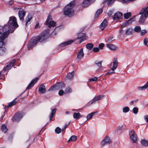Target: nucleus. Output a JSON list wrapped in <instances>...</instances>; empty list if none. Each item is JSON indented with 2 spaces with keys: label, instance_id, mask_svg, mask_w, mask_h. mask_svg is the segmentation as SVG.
<instances>
[{
  "label": "nucleus",
  "instance_id": "obj_1",
  "mask_svg": "<svg viewBox=\"0 0 148 148\" xmlns=\"http://www.w3.org/2000/svg\"><path fill=\"white\" fill-rule=\"evenodd\" d=\"M18 25L16 22V18L14 16H11L7 24L4 26L3 28V32H0V34H2V36L7 38L10 33L14 32L13 29L15 27H17Z\"/></svg>",
  "mask_w": 148,
  "mask_h": 148
},
{
  "label": "nucleus",
  "instance_id": "obj_2",
  "mask_svg": "<svg viewBox=\"0 0 148 148\" xmlns=\"http://www.w3.org/2000/svg\"><path fill=\"white\" fill-rule=\"evenodd\" d=\"M48 32L45 31L42 32L40 34L34 38L31 39L29 42L28 44L31 47L36 45L38 42H42L46 40L48 37Z\"/></svg>",
  "mask_w": 148,
  "mask_h": 148
},
{
  "label": "nucleus",
  "instance_id": "obj_3",
  "mask_svg": "<svg viewBox=\"0 0 148 148\" xmlns=\"http://www.w3.org/2000/svg\"><path fill=\"white\" fill-rule=\"evenodd\" d=\"M75 5V1L71 2L65 7L64 10V13L65 15L69 17L71 16L74 14V12L73 8Z\"/></svg>",
  "mask_w": 148,
  "mask_h": 148
},
{
  "label": "nucleus",
  "instance_id": "obj_4",
  "mask_svg": "<svg viewBox=\"0 0 148 148\" xmlns=\"http://www.w3.org/2000/svg\"><path fill=\"white\" fill-rule=\"evenodd\" d=\"M118 62L116 58H114L113 62H111L110 64V68L111 70L110 71L106 73V75H110L114 73V70L116 69L118 66Z\"/></svg>",
  "mask_w": 148,
  "mask_h": 148
},
{
  "label": "nucleus",
  "instance_id": "obj_5",
  "mask_svg": "<svg viewBox=\"0 0 148 148\" xmlns=\"http://www.w3.org/2000/svg\"><path fill=\"white\" fill-rule=\"evenodd\" d=\"M129 134L130 139L132 141V143H136L137 139V137L134 131L133 130L130 131Z\"/></svg>",
  "mask_w": 148,
  "mask_h": 148
},
{
  "label": "nucleus",
  "instance_id": "obj_6",
  "mask_svg": "<svg viewBox=\"0 0 148 148\" xmlns=\"http://www.w3.org/2000/svg\"><path fill=\"white\" fill-rule=\"evenodd\" d=\"M23 114L21 112H18L12 118V120L14 122H17L22 118Z\"/></svg>",
  "mask_w": 148,
  "mask_h": 148
},
{
  "label": "nucleus",
  "instance_id": "obj_7",
  "mask_svg": "<svg viewBox=\"0 0 148 148\" xmlns=\"http://www.w3.org/2000/svg\"><path fill=\"white\" fill-rule=\"evenodd\" d=\"M104 97L103 95H97L94 97L92 100L89 102V104L90 105L91 104L95 103L97 101L103 99Z\"/></svg>",
  "mask_w": 148,
  "mask_h": 148
},
{
  "label": "nucleus",
  "instance_id": "obj_8",
  "mask_svg": "<svg viewBox=\"0 0 148 148\" xmlns=\"http://www.w3.org/2000/svg\"><path fill=\"white\" fill-rule=\"evenodd\" d=\"M111 143V141L109 137L106 136L104 138L103 140L101 142V145L103 146L105 145L109 144Z\"/></svg>",
  "mask_w": 148,
  "mask_h": 148
},
{
  "label": "nucleus",
  "instance_id": "obj_9",
  "mask_svg": "<svg viewBox=\"0 0 148 148\" xmlns=\"http://www.w3.org/2000/svg\"><path fill=\"white\" fill-rule=\"evenodd\" d=\"M26 14L25 11L23 9H20L18 12V15L20 20H23L24 19V17Z\"/></svg>",
  "mask_w": 148,
  "mask_h": 148
},
{
  "label": "nucleus",
  "instance_id": "obj_10",
  "mask_svg": "<svg viewBox=\"0 0 148 148\" xmlns=\"http://www.w3.org/2000/svg\"><path fill=\"white\" fill-rule=\"evenodd\" d=\"M38 79V77L33 79L27 87L26 89H29L32 87Z\"/></svg>",
  "mask_w": 148,
  "mask_h": 148
},
{
  "label": "nucleus",
  "instance_id": "obj_11",
  "mask_svg": "<svg viewBox=\"0 0 148 148\" xmlns=\"http://www.w3.org/2000/svg\"><path fill=\"white\" fill-rule=\"evenodd\" d=\"M148 6L146 8H143L140 11L139 13V14H143L144 12H145L144 16L146 18L148 16V10L146 11L147 9Z\"/></svg>",
  "mask_w": 148,
  "mask_h": 148
},
{
  "label": "nucleus",
  "instance_id": "obj_12",
  "mask_svg": "<svg viewBox=\"0 0 148 148\" xmlns=\"http://www.w3.org/2000/svg\"><path fill=\"white\" fill-rule=\"evenodd\" d=\"M15 62V60H13L12 62H10L9 64L6 65L3 69V71H6L10 69L13 66L14 63Z\"/></svg>",
  "mask_w": 148,
  "mask_h": 148
},
{
  "label": "nucleus",
  "instance_id": "obj_13",
  "mask_svg": "<svg viewBox=\"0 0 148 148\" xmlns=\"http://www.w3.org/2000/svg\"><path fill=\"white\" fill-rule=\"evenodd\" d=\"M74 42V40H71L63 42L59 45L60 47H62L66 45L71 44Z\"/></svg>",
  "mask_w": 148,
  "mask_h": 148
},
{
  "label": "nucleus",
  "instance_id": "obj_14",
  "mask_svg": "<svg viewBox=\"0 0 148 148\" xmlns=\"http://www.w3.org/2000/svg\"><path fill=\"white\" fill-rule=\"evenodd\" d=\"M122 13L120 12H117L115 13L113 17L114 20H119L122 18Z\"/></svg>",
  "mask_w": 148,
  "mask_h": 148
},
{
  "label": "nucleus",
  "instance_id": "obj_15",
  "mask_svg": "<svg viewBox=\"0 0 148 148\" xmlns=\"http://www.w3.org/2000/svg\"><path fill=\"white\" fill-rule=\"evenodd\" d=\"M46 91L45 86L43 84H41L39 87L38 92L41 94L45 93Z\"/></svg>",
  "mask_w": 148,
  "mask_h": 148
},
{
  "label": "nucleus",
  "instance_id": "obj_16",
  "mask_svg": "<svg viewBox=\"0 0 148 148\" xmlns=\"http://www.w3.org/2000/svg\"><path fill=\"white\" fill-rule=\"evenodd\" d=\"M107 47L111 50H115L118 49V48L112 44H106Z\"/></svg>",
  "mask_w": 148,
  "mask_h": 148
},
{
  "label": "nucleus",
  "instance_id": "obj_17",
  "mask_svg": "<svg viewBox=\"0 0 148 148\" xmlns=\"http://www.w3.org/2000/svg\"><path fill=\"white\" fill-rule=\"evenodd\" d=\"M107 25L108 22L106 20V19H104L100 25V28L102 30H103L107 26Z\"/></svg>",
  "mask_w": 148,
  "mask_h": 148
},
{
  "label": "nucleus",
  "instance_id": "obj_18",
  "mask_svg": "<svg viewBox=\"0 0 148 148\" xmlns=\"http://www.w3.org/2000/svg\"><path fill=\"white\" fill-rule=\"evenodd\" d=\"M84 56L83 49V48H82L79 51L77 56V57L79 59H81L83 58Z\"/></svg>",
  "mask_w": 148,
  "mask_h": 148
},
{
  "label": "nucleus",
  "instance_id": "obj_19",
  "mask_svg": "<svg viewBox=\"0 0 148 148\" xmlns=\"http://www.w3.org/2000/svg\"><path fill=\"white\" fill-rule=\"evenodd\" d=\"M56 89L58 90L60 88H64L65 87V84L62 82L58 83L56 84Z\"/></svg>",
  "mask_w": 148,
  "mask_h": 148
},
{
  "label": "nucleus",
  "instance_id": "obj_20",
  "mask_svg": "<svg viewBox=\"0 0 148 148\" xmlns=\"http://www.w3.org/2000/svg\"><path fill=\"white\" fill-rule=\"evenodd\" d=\"M6 38L2 36V34H0V47H2L4 45V42L3 40H4Z\"/></svg>",
  "mask_w": 148,
  "mask_h": 148
},
{
  "label": "nucleus",
  "instance_id": "obj_21",
  "mask_svg": "<svg viewBox=\"0 0 148 148\" xmlns=\"http://www.w3.org/2000/svg\"><path fill=\"white\" fill-rule=\"evenodd\" d=\"M136 17L135 16H133L131 18L128 20L127 21H126L125 24L127 25L131 24L134 21H136Z\"/></svg>",
  "mask_w": 148,
  "mask_h": 148
},
{
  "label": "nucleus",
  "instance_id": "obj_22",
  "mask_svg": "<svg viewBox=\"0 0 148 148\" xmlns=\"http://www.w3.org/2000/svg\"><path fill=\"white\" fill-rule=\"evenodd\" d=\"M73 92L72 88L70 86L67 87L64 91V94H67L71 93Z\"/></svg>",
  "mask_w": 148,
  "mask_h": 148
},
{
  "label": "nucleus",
  "instance_id": "obj_23",
  "mask_svg": "<svg viewBox=\"0 0 148 148\" xmlns=\"http://www.w3.org/2000/svg\"><path fill=\"white\" fill-rule=\"evenodd\" d=\"M92 2L87 0H84V1L82 4V6L84 7H87L89 6Z\"/></svg>",
  "mask_w": 148,
  "mask_h": 148
},
{
  "label": "nucleus",
  "instance_id": "obj_24",
  "mask_svg": "<svg viewBox=\"0 0 148 148\" xmlns=\"http://www.w3.org/2000/svg\"><path fill=\"white\" fill-rule=\"evenodd\" d=\"M148 87V81L145 84L142 86L138 87V89L140 90H143L146 89Z\"/></svg>",
  "mask_w": 148,
  "mask_h": 148
},
{
  "label": "nucleus",
  "instance_id": "obj_25",
  "mask_svg": "<svg viewBox=\"0 0 148 148\" xmlns=\"http://www.w3.org/2000/svg\"><path fill=\"white\" fill-rule=\"evenodd\" d=\"M32 18V17L31 14H29L28 15L25 19V21L26 22V25L27 24L28 22L30 21L31 20Z\"/></svg>",
  "mask_w": 148,
  "mask_h": 148
},
{
  "label": "nucleus",
  "instance_id": "obj_26",
  "mask_svg": "<svg viewBox=\"0 0 148 148\" xmlns=\"http://www.w3.org/2000/svg\"><path fill=\"white\" fill-rule=\"evenodd\" d=\"M48 27H54L56 25V23L53 21H51L48 23Z\"/></svg>",
  "mask_w": 148,
  "mask_h": 148
},
{
  "label": "nucleus",
  "instance_id": "obj_27",
  "mask_svg": "<svg viewBox=\"0 0 148 148\" xmlns=\"http://www.w3.org/2000/svg\"><path fill=\"white\" fill-rule=\"evenodd\" d=\"M80 114L79 112L76 113L74 112L73 114V117L74 118L76 119H77L80 118V116H82Z\"/></svg>",
  "mask_w": 148,
  "mask_h": 148
},
{
  "label": "nucleus",
  "instance_id": "obj_28",
  "mask_svg": "<svg viewBox=\"0 0 148 148\" xmlns=\"http://www.w3.org/2000/svg\"><path fill=\"white\" fill-rule=\"evenodd\" d=\"M1 130L4 133H5L8 130L6 126L4 124L1 125Z\"/></svg>",
  "mask_w": 148,
  "mask_h": 148
},
{
  "label": "nucleus",
  "instance_id": "obj_29",
  "mask_svg": "<svg viewBox=\"0 0 148 148\" xmlns=\"http://www.w3.org/2000/svg\"><path fill=\"white\" fill-rule=\"evenodd\" d=\"M74 75V73L72 72L69 73L66 76L67 79L69 80H71L72 79Z\"/></svg>",
  "mask_w": 148,
  "mask_h": 148
},
{
  "label": "nucleus",
  "instance_id": "obj_30",
  "mask_svg": "<svg viewBox=\"0 0 148 148\" xmlns=\"http://www.w3.org/2000/svg\"><path fill=\"white\" fill-rule=\"evenodd\" d=\"M102 12V10L100 8L98 9L96 13H95V18H97L98 16Z\"/></svg>",
  "mask_w": 148,
  "mask_h": 148
},
{
  "label": "nucleus",
  "instance_id": "obj_31",
  "mask_svg": "<svg viewBox=\"0 0 148 148\" xmlns=\"http://www.w3.org/2000/svg\"><path fill=\"white\" fill-rule=\"evenodd\" d=\"M52 18L51 15H49L47 17V19L45 23V24L46 25H47L49 22L52 21Z\"/></svg>",
  "mask_w": 148,
  "mask_h": 148
},
{
  "label": "nucleus",
  "instance_id": "obj_32",
  "mask_svg": "<svg viewBox=\"0 0 148 148\" xmlns=\"http://www.w3.org/2000/svg\"><path fill=\"white\" fill-rule=\"evenodd\" d=\"M146 19V18L144 16L141 15L140 18L139 22L140 23H142L144 22Z\"/></svg>",
  "mask_w": 148,
  "mask_h": 148
},
{
  "label": "nucleus",
  "instance_id": "obj_33",
  "mask_svg": "<svg viewBox=\"0 0 148 148\" xmlns=\"http://www.w3.org/2000/svg\"><path fill=\"white\" fill-rule=\"evenodd\" d=\"M94 46L91 43L88 44L86 46V48L89 50H91L92 49Z\"/></svg>",
  "mask_w": 148,
  "mask_h": 148
},
{
  "label": "nucleus",
  "instance_id": "obj_34",
  "mask_svg": "<svg viewBox=\"0 0 148 148\" xmlns=\"http://www.w3.org/2000/svg\"><path fill=\"white\" fill-rule=\"evenodd\" d=\"M56 111V109H54L52 110L51 112V113L50 115H49V119L50 120H51L52 118L53 117V115L54 114Z\"/></svg>",
  "mask_w": 148,
  "mask_h": 148
},
{
  "label": "nucleus",
  "instance_id": "obj_35",
  "mask_svg": "<svg viewBox=\"0 0 148 148\" xmlns=\"http://www.w3.org/2000/svg\"><path fill=\"white\" fill-rule=\"evenodd\" d=\"M16 101L13 100L10 102L7 106V108L16 105Z\"/></svg>",
  "mask_w": 148,
  "mask_h": 148
},
{
  "label": "nucleus",
  "instance_id": "obj_36",
  "mask_svg": "<svg viewBox=\"0 0 148 148\" xmlns=\"http://www.w3.org/2000/svg\"><path fill=\"white\" fill-rule=\"evenodd\" d=\"M77 139V137L76 136L73 135L68 140V142H69L71 140L72 141H75Z\"/></svg>",
  "mask_w": 148,
  "mask_h": 148
},
{
  "label": "nucleus",
  "instance_id": "obj_37",
  "mask_svg": "<svg viewBox=\"0 0 148 148\" xmlns=\"http://www.w3.org/2000/svg\"><path fill=\"white\" fill-rule=\"evenodd\" d=\"M133 32V29L132 28L128 29L125 32L126 35H129L132 34Z\"/></svg>",
  "mask_w": 148,
  "mask_h": 148
},
{
  "label": "nucleus",
  "instance_id": "obj_38",
  "mask_svg": "<svg viewBox=\"0 0 148 148\" xmlns=\"http://www.w3.org/2000/svg\"><path fill=\"white\" fill-rule=\"evenodd\" d=\"M134 31L136 32H139L141 31V28L139 26H136L134 28Z\"/></svg>",
  "mask_w": 148,
  "mask_h": 148
},
{
  "label": "nucleus",
  "instance_id": "obj_39",
  "mask_svg": "<svg viewBox=\"0 0 148 148\" xmlns=\"http://www.w3.org/2000/svg\"><path fill=\"white\" fill-rule=\"evenodd\" d=\"M97 112H92L91 113L89 114L87 116V120L90 119L94 114L96 113Z\"/></svg>",
  "mask_w": 148,
  "mask_h": 148
},
{
  "label": "nucleus",
  "instance_id": "obj_40",
  "mask_svg": "<svg viewBox=\"0 0 148 148\" xmlns=\"http://www.w3.org/2000/svg\"><path fill=\"white\" fill-rule=\"evenodd\" d=\"M147 140L145 139L142 140L141 141V144L145 146H146L147 144Z\"/></svg>",
  "mask_w": 148,
  "mask_h": 148
},
{
  "label": "nucleus",
  "instance_id": "obj_41",
  "mask_svg": "<svg viewBox=\"0 0 148 148\" xmlns=\"http://www.w3.org/2000/svg\"><path fill=\"white\" fill-rule=\"evenodd\" d=\"M131 14L130 12H127L124 14V17L126 19H128L129 17L130 16Z\"/></svg>",
  "mask_w": 148,
  "mask_h": 148
},
{
  "label": "nucleus",
  "instance_id": "obj_42",
  "mask_svg": "<svg viewBox=\"0 0 148 148\" xmlns=\"http://www.w3.org/2000/svg\"><path fill=\"white\" fill-rule=\"evenodd\" d=\"M56 84L54 85L53 86H51L50 88L48 90V91H51L53 90H58L56 89Z\"/></svg>",
  "mask_w": 148,
  "mask_h": 148
},
{
  "label": "nucleus",
  "instance_id": "obj_43",
  "mask_svg": "<svg viewBox=\"0 0 148 148\" xmlns=\"http://www.w3.org/2000/svg\"><path fill=\"white\" fill-rule=\"evenodd\" d=\"M85 36V34L82 33H80L78 35L77 39H82L83 37Z\"/></svg>",
  "mask_w": 148,
  "mask_h": 148
},
{
  "label": "nucleus",
  "instance_id": "obj_44",
  "mask_svg": "<svg viewBox=\"0 0 148 148\" xmlns=\"http://www.w3.org/2000/svg\"><path fill=\"white\" fill-rule=\"evenodd\" d=\"M144 44L146 46L148 47V38H146L144 40Z\"/></svg>",
  "mask_w": 148,
  "mask_h": 148
},
{
  "label": "nucleus",
  "instance_id": "obj_45",
  "mask_svg": "<svg viewBox=\"0 0 148 148\" xmlns=\"http://www.w3.org/2000/svg\"><path fill=\"white\" fill-rule=\"evenodd\" d=\"M129 111V108L128 107H124L123 110V112L126 113Z\"/></svg>",
  "mask_w": 148,
  "mask_h": 148
},
{
  "label": "nucleus",
  "instance_id": "obj_46",
  "mask_svg": "<svg viewBox=\"0 0 148 148\" xmlns=\"http://www.w3.org/2000/svg\"><path fill=\"white\" fill-rule=\"evenodd\" d=\"M102 61H99L98 60L95 61V63L98 66L100 67L101 66Z\"/></svg>",
  "mask_w": 148,
  "mask_h": 148
},
{
  "label": "nucleus",
  "instance_id": "obj_47",
  "mask_svg": "<svg viewBox=\"0 0 148 148\" xmlns=\"http://www.w3.org/2000/svg\"><path fill=\"white\" fill-rule=\"evenodd\" d=\"M114 40V38L112 36H110L108 37L107 42H111Z\"/></svg>",
  "mask_w": 148,
  "mask_h": 148
},
{
  "label": "nucleus",
  "instance_id": "obj_48",
  "mask_svg": "<svg viewBox=\"0 0 148 148\" xmlns=\"http://www.w3.org/2000/svg\"><path fill=\"white\" fill-rule=\"evenodd\" d=\"M55 132L57 134H59L61 132V129L59 127H57L55 130Z\"/></svg>",
  "mask_w": 148,
  "mask_h": 148
},
{
  "label": "nucleus",
  "instance_id": "obj_49",
  "mask_svg": "<svg viewBox=\"0 0 148 148\" xmlns=\"http://www.w3.org/2000/svg\"><path fill=\"white\" fill-rule=\"evenodd\" d=\"M133 112L135 114H137L138 112V108L137 107H134L133 109Z\"/></svg>",
  "mask_w": 148,
  "mask_h": 148
},
{
  "label": "nucleus",
  "instance_id": "obj_50",
  "mask_svg": "<svg viewBox=\"0 0 148 148\" xmlns=\"http://www.w3.org/2000/svg\"><path fill=\"white\" fill-rule=\"evenodd\" d=\"M98 79L97 77H95L93 78H90L89 79V81L90 82H92L93 81H96Z\"/></svg>",
  "mask_w": 148,
  "mask_h": 148
},
{
  "label": "nucleus",
  "instance_id": "obj_51",
  "mask_svg": "<svg viewBox=\"0 0 148 148\" xmlns=\"http://www.w3.org/2000/svg\"><path fill=\"white\" fill-rule=\"evenodd\" d=\"M64 93V92L62 90H60L58 92V94L60 96L62 95Z\"/></svg>",
  "mask_w": 148,
  "mask_h": 148
},
{
  "label": "nucleus",
  "instance_id": "obj_52",
  "mask_svg": "<svg viewBox=\"0 0 148 148\" xmlns=\"http://www.w3.org/2000/svg\"><path fill=\"white\" fill-rule=\"evenodd\" d=\"M93 51L95 52H97L99 51L98 47H94L93 49Z\"/></svg>",
  "mask_w": 148,
  "mask_h": 148
},
{
  "label": "nucleus",
  "instance_id": "obj_53",
  "mask_svg": "<svg viewBox=\"0 0 148 148\" xmlns=\"http://www.w3.org/2000/svg\"><path fill=\"white\" fill-rule=\"evenodd\" d=\"M104 46V44L103 43H101L99 45V47L101 49H103V47Z\"/></svg>",
  "mask_w": 148,
  "mask_h": 148
},
{
  "label": "nucleus",
  "instance_id": "obj_54",
  "mask_svg": "<svg viewBox=\"0 0 148 148\" xmlns=\"http://www.w3.org/2000/svg\"><path fill=\"white\" fill-rule=\"evenodd\" d=\"M107 1H108L107 3L109 6H110L113 2L112 0H107Z\"/></svg>",
  "mask_w": 148,
  "mask_h": 148
},
{
  "label": "nucleus",
  "instance_id": "obj_55",
  "mask_svg": "<svg viewBox=\"0 0 148 148\" xmlns=\"http://www.w3.org/2000/svg\"><path fill=\"white\" fill-rule=\"evenodd\" d=\"M147 33V31L145 30H143L141 32V35H143Z\"/></svg>",
  "mask_w": 148,
  "mask_h": 148
},
{
  "label": "nucleus",
  "instance_id": "obj_56",
  "mask_svg": "<svg viewBox=\"0 0 148 148\" xmlns=\"http://www.w3.org/2000/svg\"><path fill=\"white\" fill-rule=\"evenodd\" d=\"M3 52L4 51L2 49V47H0V55L2 54Z\"/></svg>",
  "mask_w": 148,
  "mask_h": 148
},
{
  "label": "nucleus",
  "instance_id": "obj_57",
  "mask_svg": "<svg viewBox=\"0 0 148 148\" xmlns=\"http://www.w3.org/2000/svg\"><path fill=\"white\" fill-rule=\"evenodd\" d=\"M122 27H121V29L119 30L120 33L121 34H122L123 33V31L121 28Z\"/></svg>",
  "mask_w": 148,
  "mask_h": 148
},
{
  "label": "nucleus",
  "instance_id": "obj_58",
  "mask_svg": "<svg viewBox=\"0 0 148 148\" xmlns=\"http://www.w3.org/2000/svg\"><path fill=\"white\" fill-rule=\"evenodd\" d=\"M113 13V12L112 11H110L109 12H108V15L110 16L112 15Z\"/></svg>",
  "mask_w": 148,
  "mask_h": 148
},
{
  "label": "nucleus",
  "instance_id": "obj_59",
  "mask_svg": "<svg viewBox=\"0 0 148 148\" xmlns=\"http://www.w3.org/2000/svg\"><path fill=\"white\" fill-rule=\"evenodd\" d=\"M39 23H37L35 27V28H36L38 27H39Z\"/></svg>",
  "mask_w": 148,
  "mask_h": 148
},
{
  "label": "nucleus",
  "instance_id": "obj_60",
  "mask_svg": "<svg viewBox=\"0 0 148 148\" xmlns=\"http://www.w3.org/2000/svg\"><path fill=\"white\" fill-rule=\"evenodd\" d=\"M145 118L147 122H148V115L146 116Z\"/></svg>",
  "mask_w": 148,
  "mask_h": 148
},
{
  "label": "nucleus",
  "instance_id": "obj_61",
  "mask_svg": "<svg viewBox=\"0 0 148 148\" xmlns=\"http://www.w3.org/2000/svg\"><path fill=\"white\" fill-rule=\"evenodd\" d=\"M67 125H65L64 127L63 128H62V130H64V129H66L67 127Z\"/></svg>",
  "mask_w": 148,
  "mask_h": 148
},
{
  "label": "nucleus",
  "instance_id": "obj_62",
  "mask_svg": "<svg viewBox=\"0 0 148 148\" xmlns=\"http://www.w3.org/2000/svg\"><path fill=\"white\" fill-rule=\"evenodd\" d=\"M134 101H132L130 102V103L131 105H132L134 103Z\"/></svg>",
  "mask_w": 148,
  "mask_h": 148
},
{
  "label": "nucleus",
  "instance_id": "obj_63",
  "mask_svg": "<svg viewBox=\"0 0 148 148\" xmlns=\"http://www.w3.org/2000/svg\"><path fill=\"white\" fill-rule=\"evenodd\" d=\"M65 113L66 114H68L69 113V112L68 111L66 112H65Z\"/></svg>",
  "mask_w": 148,
  "mask_h": 148
},
{
  "label": "nucleus",
  "instance_id": "obj_64",
  "mask_svg": "<svg viewBox=\"0 0 148 148\" xmlns=\"http://www.w3.org/2000/svg\"><path fill=\"white\" fill-rule=\"evenodd\" d=\"M146 146H148V140H147V144Z\"/></svg>",
  "mask_w": 148,
  "mask_h": 148
}]
</instances>
